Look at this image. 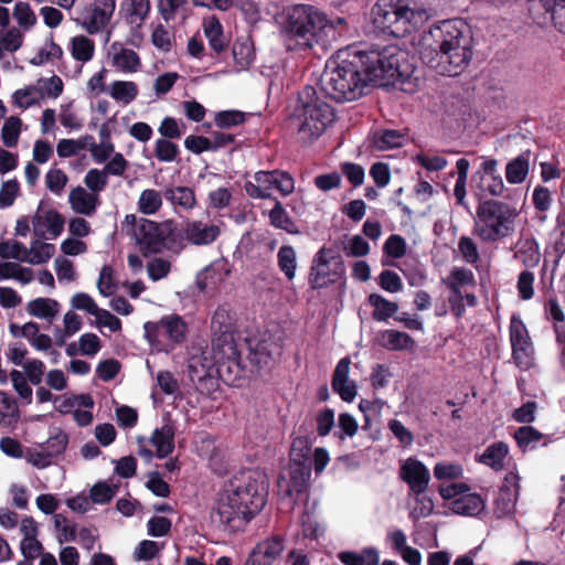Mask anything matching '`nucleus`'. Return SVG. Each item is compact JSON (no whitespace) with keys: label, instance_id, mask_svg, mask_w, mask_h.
<instances>
[{"label":"nucleus","instance_id":"39448f33","mask_svg":"<svg viewBox=\"0 0 565 565\" xmlns=\"http://www.w3.org/2000/svg\"><path fill=\"white\" fill-rule=\"evenodd\" d=\"M520 210L515 204L489 199L476 209L472 234L482 243L493 244L512 236L516 230Z\"/></svg>","mask_w":565,"mask_h":565},{"label":"nucleus","instance_id":"6e6552de","mask_svg":"<svg viewBox=\"0 0 565 565\" xmlns=\"http://www.w3.org/2000/svg\"><path fill=\"white\" fill-rule=\"evenodd\" d=\"M296 111L299 120L298 138L303 143L317 140L334 120L331 105L319 97L311 86L299 93Z\"/></svg>","mask_w":565,"mask_h":565},{"label":"nucleus","instance_id":"052dcab7","mask_svg":"<svg viewBox=\"0 0 565 565\" xmlns=\"http://www.w3.org/2000/svg\"><path fill=\"white\" fill-rule=\"evenodd\" d=\"M0 256L3 259H15L26 263L28 247L14 239H8L0 243Z\"/></svg>","mask_w":565,"mask_h":565},{"label":"nucleus","instance_id":"b1692460","mask_svg":"<svg viewBox=\"0 0 565 565\" xmlns=\"http://www.w3.org/2000/svg\"><path fill=\"white\" fill-rule=\"evenodd\" d=\"M68 203L75 214L93 216L102 204L99 195L77 185L70 191Z\"/></svg>","mask_w":565,"mask_h":565},{"label":"nucleus","instance_id":"ddd939ff","mask_svg":"<svg viewBox=\"0 0 565 565\" xmlns=\"http://www.w3.org/2000/svg\"><path fill=\"white\" fill-rule=\"evenodd\" d=\"M512 359L515 365L526 371L534 365V347L522 319L513 315L509 326Z\"/></svg>","mask_w":565,"mask_h":565},{"label":"nucleus","instance_id":"37998d69","mask_svg":"<svg viewBox=\"0 0 565 565\" xmlns=\"http://www.w3.org/2000/svg\"><path fill=\"white\" fill-rule=\"evenodd\" d=\"M508 454L509 447L507 444L502 441L494 443L487 447L480 458V461L494 470H501Z\"/></svg>","mask_w":565,"mask_h":565},{"label":"nucleus","instance_id":"2eb2a0df","mask_svg":"<svg viewBox=\"0 0 565 565\" xmlns=\"http://www.w3.org/2000/svg\"><path fill=\"white\" fill-rule=\"evenodd\" d=\"M31 223L35 237L53 241L63 233L65 218L55 209L39 206Z\"/></svg>","mask_w":565,"mask_h":565},{"label":"nucleus","instance_id":"4c0bfd02","mask_svg":"<svg viewBox=\"0 0 565 565\" xmlns=\"http://www.w3.org/2000/svg\"><path fill=\"white\" fill-rule=\"evenodd\" d=\"M70 51L75 61L84 64L94 57L95 43L85 35H76L70 42Z\"/></svg>","mask_w":565,"mask_h":565},{"label":"nucleus","instance_id":"9b49d317","mask_svg":"<svg viewBox=\"0 0 565 565\" xmlns=\"http://www.w3.org/2000/svg\"><path fill=\"white\" fill-rule=\"evenodd\" d=\"M438 492L444 500L449 501V509L455 514L478 516L486 508L481 494L472 492L466 482L441 483Z\"/></svg>","mask_w":565,"mask_h":565},{"label":"nucleus","instance_id":"1a4fd4ad","mask_svg":"<svg viewBox=\"0 0 565 565\" xmlns=\"http://www.w3.org/2000/svg\"><path fill=\"white\" fill-rule=\"evenodd\" d=\"M143 331L153 351L170 353L185 340L188 324L178 315H167L158 321L146 322Z\"/></svg>","mask_w":565,"mask_h":565},{"label":"nucleus","instance_id":"7ed1b4c3","mask_svg":"<svg viewBox=\"0 0 565 565\" xmlns=\"http://www.w3.org/2000/svg\"><path fill=\"white\" fill-rule=\"evenodd\" d=\"M335 36L333 24L323 13L312 7L298 6L289 14L285 46L288 51L308 50L315 45L326 49Z\"/></svg>","mask_w":565,"mask_h":565},{"label":"nucleus","instance_id":"680f3d73","mask_svg":"<svg viewBox=\"0 0 565 565\" xmlns=\"http://www.w3.org/2000/svg\"><path fill=\"white\" fill-rule=\"evenodd\" d=\"M21 127L22 120L19 117L11 116L6 119L1 129V138L4 146L12 148L18 143Z\"/></svg>","mask_w":565,"mask_h":565},{"label":"nucleus","instance_id":"423d86ee","mask_svg":"<svg viewBox=\"0 0 565 565\" xmlns=\"http://www.w3.org/2000/svg\"><path fill=\"white\" fill-rule=\"evenodd\" d=\"M363 65L369 85L381 87L403 84L414 72L408 53L395 44L367 52Z\"/></svg>","mask_w":565,"mask_h":565},{"label":"nucleus","instance_id":"c756f323","mask_svg":"<svg viewBox=\"0 0 565 565\" xmlns=\"http://www.w3.org/2000/svg\"><path fill=\"white\" fill-rule=\"evenodd\" d=\"M285 548L284 540L280 536H271L259 542L252 553L268 565H273Z\"/></svg>","mask_w":565,"mask_h":565},{"label":"nucleus","instance_id":"412c9836","mask_svg":"<svg viewBox=\"0 0 565 565\" xmlns=\"http://www.w3.org/2000/svg\"><path fill=\"white\" fill-rule=\"evenodd\" d=\"M109 64L124 74L137 73L141 68V60L136 51L120 42H113L107 53Z\"/></svg>","mask_w":565,"mask_h":565},{"label":"nucleus","instance_id":"79ce46f5","mask_svg":"<svg viewBox=\"0 0 565 565\" xmlns=\"http://www.w3.org/2000/svg\"><path fill=\"white\" fill-rule=\"evenodd\" d=\"M269 223L271 226L284 230L287 233H297V226L289 216L281 202L275 199L274 207L268 212Z\"/></svg>","mask_w":565,"mask_h":565},{"label":"nucleus","instance_id":"a19ab883","mask_svg":"<svg viewBox=\"0 0 565 565\" xmlns=\"http://www.w3.org/2000/svg\"><path fill=\"white\" fill-rule=\"evenodd\" d=\"M119 489V482H115L114 479H108L95 483L90 491L89 498L92 503L106 504L113 500Z\"/></svg>","mask_w":565,"mask_h":565},{"label":"nucleus","instance_id":"09e8293b","mask_svg":"<svg viewBox=\"0 0 565 565\" xmlns=\"http://www.w3.org/2000/svg\"><path fill=\"white\" fill-rule=\"evenodd\" d=\"M369 303L374 308L372 317L376 321H385L398 309L397 303L392 302L379 294L369 296Z\"/></svg>","mask_w":565,"mask_h":565},{"label":"nucleus","instance_id":"603ef678","mask_svg":"<svg viewBox=\"0 0 565 565\" xmlns=\"http://www.w3.org/2000/svg\"><path fill=\"white\" fill-rule=\"evenodd\" d=\"M408 495L414 499V505L411 509L409 516L416 521L422 518H427L433 513L434 502L426 491L408 492Z\"/></svg>","mask_w":565,"mask_h":565},{"label":"nucleus","instance_id":"f257e3e1","mask_svg":"<svg viewBox=\"0 0 565 565\" xmlns=\"http://www.w3.org/2000/svg\"><path fill=\"white\" fill-rule=\"evenodd\" d=\"M471 42L461 20H445L424 31L415 46L425 65L441 75L456 76L471 60Z\"/></svg>","mask_w":565,"mask_h":565},{"label":"nucleus","instance_id":"0e129e2a","mask_svg":"<svg viewBox=\"0 0 565 565\" xmlns=\"http://www.w3.org/2000/svg\"><path fill=\"white\" fill-rule=\"evenodd\" d=\"M9 377L19 397L25 404H30L32 402L33 390L29 384L30 381L24 376L22 371L12 370L9 374Z\"/></svg>","mask_w":565,"mask_h":565},{"label":"nucleus","instance_id":"aec40b11","mask_svg":"<svg viewBox=\"0 0 565 565\" xmlns=\"http://www.w3.org/2000/svg\"><path fill=\"white\" fill-rule=\"evenodd\" d=\"M115 8V0H95L92 8L83 14V28L89 34L102 31L110 22Z\"/></svg>","mask_w":565,"mask_h":565},{"label":"nucleus","instance_id":"864d4df0","mask_svg":"<svg viewBox=\"0 0 565 565\" xmlns=\"http://www.w3.org/2000/svg\"><path fill=\"white\" fill-rule=\"evenodd\" d=\"M162 206V194L154 189L143 190L138 199V211L146 215L156 214Z\"/></svg>","mask_w":565,"mask_h":565},{"label":"nucleus","instance_id":"58836bf2","mask_svg":"<svg viewBox=\"0 0 565 565\" xmlns=\"http://www.w3.org/2000/svg\"><path fill=\"white\" fill-rule=\"evenodd\" d=\"M55 254V246L35 237L28 248L26 263L39 265L49 262Z\"/></svg>","mask_w":565,"mask_h":565},{"label":"nucleus","instance_id":"72a5a7b5","mask_svg":"<svg viewBox=\"0 0 565 565\" xmlns=\"http://www.w3.org/2000/svg\"><path fill=\"white\" fill-rule=\"evenodd\" d=\"M530 170V153H521L516 158L512 159L507 163L505 178L510 184L522 183Z\"/></svg>","mask_w":565,"mask_h":565},{"label":"nucleus","instance_id":"f03ea898","mask_svg":"<svg viewBox=\"0 0 565 565\" xmlns=\"http://www.w3.org/2000/svg\"><path fill=\"white\" fill-rule=\"evenodd\" d=\"M267 494L268 481L263 471L246 469L237 472L217 501L215 521L230 532L242 531L262 511Z\"/></svg>","mask_w":565,"mask_h":565},{"label":"nucleus","instance_id":"774afa93","mask_svg":"<svg viewBox=\"0 0 565 565\" xmlns=\"http://www.w3.org/2000/svg\"><path fill=\"white\" fill-rule=\"evenodd\" d=\"M68 443L67 435L62 430H55L50 435L46 441L40 444L41 447L50 455L53 459L54 457L61 455L66 449Z\"/></svg>","mask_w":565,"mask_h":565},{"label":"nucleus","instance_id":"e2e57ef3","mask_svg":"<svg viewBox=\"0 0 565 565\" xmlns=\"http://www.w3.org/2000/svg\"><path fill=\"white\" fill-rule=\"evenodd\" d=\"M53 519L60 543L76 541L77 527L75 523L71 522L66 516L60 513L54 514Z\"/></svg>","mask_w":565,"mask_h":565},{"label":"nucleus","instance_id":"bb28decb","mask_svg":"<svg viewBox=\"0 0 565 565\" xmlns=\"http://www.w3.org/2000/svg\"><path fill=\"white\" fill-rule=\"evenodd\" d=\"M228 273L224 262H214L198 274L196 285L202 291L214 289L225 280Z\"/></svg>","mask_w":565,"mask_h":565},{"label":"nucleus","instance_id":"473e14b6","mask_svg":"<svg viewBox=\"0 0 565 565\" xmlns=\"http://www.w3.org/2000/svg\"><path fill=\"white\" fill-rule=\"evenodd\" d=\"M277 266L288 281L296 277L298 268L297 252L291 245H282L277 252Z\"/></svg>","mask_w":565,"mask_h":565},{"label":"nucleus","instance_id":"f3484780","mask_svg":"<svg viewBox=\"0 0 565 565\" xmlns=\"http://www.w3.org/2000/svg\"><path fill=\"white\" fill-rule=\"evenodd\" d=\"M213 349L224 344H236L234 341L235 317L227 305L216 308L211 320Z\"/></svg>","mask_w":565,"mask_h":565},{"label":"nucleus","instance_id":"0eeeda50","mask_svg":"<svg viewBox=\"0 0 565 565\" xmlns=\"http://www.w3.org/2000/svg\"><path fill=\"white\" fill-rule=\"evenodd\" d=\"M369 86L364 71L349 61L329 62L321 78V90L339 103L359 99Z\"/></svg>","mask_w":565,"mask_h":565},{"label":"nucleus","instance_id":"f8f14e48","mask_svg":"<svg viewBox=\"0 0 565 565\" xmlns=\"http://www.w3.org/2000/svg\"><path fill=\"white\" fill-rule=\"evenodd\" d=\"M343 273L341 256L330 248H321L312 259L308 282L312 289H321L335 282Z\"/></svg>","mask_w":565,"mask_h":565},{"label":"nucleus","instance_id":"49530a36","mask_svg":"<svg viewBox=\"0 0 565 565\" xmlns=\"http://www.w3.org/2000/svg\"><path fill=\"white\" fill-rule=\"evenodd\" d=\"M7 279H15L22 285H26L33 280V271L31 268L22 267L17 263H0V281Z\"/></svg>","mask_w":565,"mask_h":565},{"label":"nucleus","instance_id":"a211bd4d","mask_svg":"<svg viewBox=\"0 0 565 565\" xmlns=\"http://www.w3.org/2000/svg\"><path fill=\"white\" fill-rule=\"evenodd\" d=\"M218 222H205L203 220H186L182 226V235L190 244L195 246H207L213 244L221 235Z\"/></svg>","mask_w":565,"mask_h":565},{"label":"nucleus","instance_id":"4468645a","mask_svg":"<svg viewBox=\"0 0 565 565\" xmlns=\"http://www.w3.org/2000/svg\"><path fill=\"white\" fill-rule=\"evenodd\" d=\"M216 365V352L213 347L211 350L202 345L190 348L188 372L193 383L215 377Z\"/></svg>","mask_w":565,"mask_h":565},{"label":"nucleus","instance_id":"a878e982","mask_svg":"<svg viewBox=\"0 0 565 565\" xmlns=\"http://www.w3.org/2000/svg\"><path fill=\"white\" fill-rule=\"evenodd\" d=\"M163 196L177 213L191 211L196 204L194 191L189 186H169L164 189Z\"/></svg>","mask_w":565,"mask_h":565},{"label":"nucleus","instance_id":"5701e85b","mask_svg":"<svg viewBox=\"0 0 565 565\" xmlns=\"http://www.w3.org/2000/svg\"><path fill=\"white\" fill-rule=\"evenodd\" d=\"M164 228L162 225L146 220L137 231L136 237L140 247L147 253H159L164 246Z\"/></svg>","mask_w":565,"mask_h":565},{"label":"nucleus","instance_id":"c03bdc74","mask_svg":"<svg viewBox=\"0 0 565 565\" xmlns=\"http://www.w3.org/2000/svg\"><path fill=\"white\" fill-rule=\"evenodd\" d=\"M82 318L73 311L65 313L63 319V328L54 329V338L58 345H63L67 338L77 333L82 328Z\"/></svg>","mask_w":565,"mask_h":565},{"label":"nucleus","instance_id":"cd10ccee","mask_svg":"<svg viewBox=\"0 0 565 565\" xmlns=\"http://www.w3.org/2000/svg\"><path fill=\"white\" fill-rule=\"evenodd\" d=\"M203 32L209 41L210 47L217 54L227 47V39L224 35L223 26L215 17H209L203 21Z\"/></svg>","mask_w":565,"mask_h":565},{"label":"nucleus","instance_id":"4be33fe9","mask_svg":"<svg viewBox=\"0 0 565 565\" xmlns=\"http://www.w3.org/2000/svg\"><path fill=\"white\" fill-rule=\"evenodd\" d=\"M311 476V468L305 462H291L289 479L280 477L278 479L279 492L286 497L300 494L305 492L307 482Z\"/></svg>","mask_w":565,"mask_h":565},{"label":"nucleus","instance_id":"ea45409f","mask_svg":"<svg viewBox=\"0 0 565 565\" xmlns=\"http://www.w3.org/2000/svg\"><path fill=\"white\" fill-rule=\"evenodd\" d=\"M44 93L39 86L30 85L18 89L12 94V103L15 107L28 109L38 105L43 99Z\"/></svg>","mask_w":565,"mask_h":565},{"label":"nucleus","instance_id":"6e6d98bb","mask_svg":"<svg viewBox=\"0 0 565 565\" xmlns=\"http://www.w3.org/2000/svg\"><path fill=\"white\" fill-rule=\"evenodd\" d=\"M150 10L149 0H130L126 8V20L137 28L141 26Z\"/></svg>","mask_w":565,"mask_h":565},{"label":"nucleus","instance_id":"bf43d9fd","mask_svg":"<svg viewBox=\"0 0 565 565\" xmlns=\"http://www.w3.org/2000/svg\"><path fill=\"white\" fill-rule=\"evenodd\" d=\"M233 58L239 70L247 68L254 60V50L248 40H237L233 44Z\"/></svg>","mask_w":565,"mask_h":565},{"label":"nucleus","instance_id":"6ab92c4d","mask_svg":"<svg viewBox=\"0 0 565 565\" xmlns=\"http://www.w3.org/2000/svg\"><path fill=\"white\" fill-rule=\"evenodd\" d=\"M399 477L408 486V492L426 491L430 481L428 468L416 458L401 463Z\"/></svg>","mask_w":565,"mask_h":565},{"label":"nucleus","instance_id":"69168bd1","mask_svg":"<svg viewBox=\"0 0 565 565\" xmlns=\"http://www.w3.org/2000/svg\"><path fill=\"white\" fill-rule=\"evenodd\" d=\"M543 435L532 426H523L515 430L514 438L518 445L525 451L534 448L542 439Z\"/></svg>","mask_w":565,"mask_h":565},{"label":"nucleus","instance_id":"2f4dec72","mask_svg":"<svg viewBox=\"0 0 565 565\" xmlns=\"http://www.w3.org/2000/svg\"><path fill=\"white\" fill-rule=\"evenodd\" d=\"M514 258L525 267H535L541 258L537 243L533 238L520 239L515 245Z\"/></svg>","mask_w":565,"mask_h":565},{"label":"nucleus","instance_id":"8fccbe9b","mask_svg":"<svg viewBox=\"0 0 565 565\" xmlns=\"http://www.w3.org/2000/svg\"><path fill=\"white\" fill-rule=\"evenodd\" d=\"M382 343L390 350H408L415 344L414 339L406 332L385 330L382 333Z\"/></svg>","mask_w":565,"mask_h":565},{"label":"nucleus","instance_id":"e433bc0d","mask_svg":"<svg viewBox=\"0 0 565 565\" xmlns=\"http://www.w3.org/2000/svg\"><path fill=\"white\" fill-rule=\"evenodd\" d=\"M407 138L398 130L387 129L376 131L373 136L372 145L375 149L385 151L403 147Z\"/></svg>","mask_w":565,"mask_h":565},{"label":"nucleus","instance_id":"3c124183","mask_svg":"<svg viewBox=\"0 0 565 565\" xmlns=\"http://www.w3.org/2000/svg\"><path fill=\"white\" fill-rule=\"evenodd\" d=\"M115 151V145L109 139V134L105 130H100V142L97 143L95 140L93 142V147L90 149V156L93 160L98 163H105L108 159H110Z\"/></svg>","mask_w":565,"mask_h":565},{"label":"nucleus","instance_id":"dca6fc26","mask_svg":"<svg viewBox=\"0 0 565 565\" xmlns=\"http://www.w3.org/2000/svg\"><path fill=\"white\" fill-rule=\"evenodd\" d=\"M214 350L217 359L215 376L217 375L228 385H236V381L244 374L237 345L224 344V347L214 348Z\"/></svg>","mask_w":565,"mask_h":565},{"label":"nucleus","instance_id":"c85d7f7f","mask_svg":"<svg viewBox=\"0 0 565 565\" xmlns=\"http://www.w3.org/2000/svg\"><path fill=\"white\" fill-rule=\"evenodd\" d=\"M29 315L52 322L61 311V305L52 298H36L28 302Z\"/></svg>","mask_w":565,"mask_h":565},{"label":"nucleus","instance_id":"4d7b16f0","mask_svg":"<svg viewBox=\"0 0 565 565\" xmlns=\"http://www.w3.org/2000/svg\"><path fill=\"white\" fill-rule=\"evenodd\" d=\"M469 166V161L465 158H460L456 162L457 180L454 188V195L459 205H465L466 203V184L468 179Z\"/></svg>","mask_w":565,"mask_h":565},{"label":"nucleus","instance_id":"20e7f679","mask_svg":"<svg viewBox=\"0 0 565 565\" xmlns=\"http://www.w3.org/2000/svg\"><path fill=\"white\" fill-rule=\"evenodd\" d=\"M431 17V10L408 0H377L372 9V21L381 32L402 38L417 30Z\"/></svg>","mask_w":565,"mask_h":565},{"label":"nucleus","instance_id":"393cba45","mask_svg":"<svg viewBox=\"0 0 565 565\" xmlns=\"http://www.w3.org/2000/svg\"><path fill=\"white\" fill-rule=\"evenodd\" d=\"M351 361L348 356L342 358L333 372L332 388L344 402H352L356 396V385L349 379Z\"/></svg>","mask_w":565,"mask_h":565},{"label":"nucleus","instance_id":"5fc2aeb1","mask_svg":"<svg viewBox=\"0 0 565 565\" xmlns=\"http://www.w3.org/2000/svg\"><path fill=\"white\" fill-rule=\"evenodd\" d=\"M462 476H463V468L458 462L441 461V462H437L434 467V477L438 481L458 482L457 480H459Z\"/></svg>","mask_w":565,"mask_h":565},{"label":"nucleus","instance_id":"7c9ffc66","mask_svg":"<svg viewBox=\"0 0 565 565\" xmlns=\"http://www.w3.org/2000/svg\"><path fill=\"white\" fill-rule=\"evenodd\" d=\"M150 443L156 447L157 456L159 458L168 457L174 449V429L170 425H163L157 428Z\"/></svg>","mask_w":565,"mask_h":565},{"label":"nucleus","instance_id":"de8ad7c7","mask_svg":"<svg viewBox=\"0 0 565 565\" xmlns=\"http://www.w3.org/2000/svg\"><path fill=\"white\" fill-rule=\"evenodd\" d=\"M553 25L565 34V0H540Z\"/></svg>","mask_w":565,"mask_h":565},{"label":"nucleus","instance_id":"a18cd8bd","mask_svg":"<svg viewBox=\"0 0 565 565\" xmlns=\"http://www.w3.org/2000/svg\"><path fill=\"white\" fill-rule=\"evenodd\" d=\"M20 412L15 399L0 392V426L10 427L18 423Z\"/></svg>","mask_w":565,"mask_h":565},{"label":"nucleus","instance_id":"338daca9","mask_svg":"<svg viewBox=\"0 0 565 565\" xmlns=\"http://www.w3.org/2000/svg\"><path fill=\"white\" fill-rule=\"evenodd\" d=\"M85 189L99 195L108 185V177L103 169L93 168L84 177Z\"/></svg>","mask_w":565,"mask_h":565},{"label":"nucleus","instance_id":"c9c22d12","mask_svg":"<svg viewBox=\"0 0 565 565\" xmlns=\"http://www.w3.org/2000/svg\"><path fill=\"white\" fill-rule=\"evenodd\" d=\"M107 93L116 102L129 105L137 98L139 88L131 81H115L108 86Z\"/></svg>","mask_w":565,"mask_h":565},{"label":"nucleus","instance_id":"9d476101","mask_svg":"<svg viewBox=\"0 0 565 565\" xmlns=\"http://www.w3.org/2000/svg\"><path fill=\"white\" fill-rule=\"evenodd\" d=\"M277 190L287 196L295 190L294 178L281 170L257 171L253 178L244 183L246 194L254 200L271 199V191Z\"/></svg>","mask_w":565,"mask_h":565},{"label":"nucleus","instance_id":"13d9d810","mask_svg":"<svg viewBox=\"0 0 565 565\" xmlns=\"http://www.w3.org/2000/svg\"><path fill=\"white\" fill-rule=\"evenodd\" d=\"M279 354V348L273 343H259L250 351V361L259 367L267 366L273 361L274 356Z\"/></svg>","mask_w":565,"mask_h":565},{"label":"nucleus","instance_id":"f704fd0d","mask_svg":"<svg viewBox=\"0 0 565 565\" xmlns=\"http://www.w3.org/2000/svg\"><path fill=\"white\" fill-rule=\"evenodd\" d=\"M338 558L344 565H379L380 555L375 547H365L361 553L343 551Z\"/></svg>","mask_w":565,"mask_h":565}]
</instances>
